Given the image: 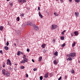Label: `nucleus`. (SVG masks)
Here are the masks:
<instances>
[{"label":"nucleus","mask_w":80,"mask_h":80,"mask_svg":"<svg viewBox=\"0 0 80 80\" xmlns=\"http://www.w3.org/2000/svg\"><path fill=\"white\" fill-rule=\"evenodd\" d=\"M76 55V53L75 52H72L71 53H70L68 55V57H75Z\"/></svg>","instance_id":"1"},{"label":"nucleus","mask_w":80,"mask_h":80,"mask_svg":"<svg viewBox=\"0 0 80 80\" xmlns=\"http://www.w3.org/2000/svg\"><path fill=\"white\" fill-rule=\"evenodd\" d=\"M58 27L57 25H52L51 27V29H52V30H53L55 28H57Z\"/></svg>","instance_id":"2"},{"label":"nucleus","mask_w":80,"mask_h":80,"mask_svg":"<svg viewBox=\"0 0 80 80\" xmlns=\"http://www.w3.org/2000/svg\"><path fill=\"white\" fill-rule=\"evenodd\" d=\"M33 27L35 30H36L37 31H38V29H39V28H38V27L37 26L34 25Z\"/></svg>","instance_id":"3"},{"label":"nucleus","mask_w":80,"mask_h":80,"mask_svg":"<svg viewBox=\"0 0 80 80\" xmlns=\"http://www.w3.org/2000/svg\"><path fill=\"white\" fill-rule=\"evenodd\" d=\"M8 61L7 62V65H12V63H11V61L10 60L8 59L7 60Z\"/></svg>","instance_id":"4"},{"label":"nucleus","mask_w":80,"mask_h":80,"mask_svg":"<svg viewBox=\"0 0 80 80\" xmlns=\"http://www.w3.org/2000/svg\"><path fill=\"white\" fill-rule=\"evenodd\" d=\"M6 75H7V77H9L10 76V72L8 71H7L6 73L5 74Z\"/></svg>","instance_id":"5"},{"label":"nucleus","mask_w":80,"mask_h":80,"mask_svg":"<svg viewBox=\"0 0 80 80\" xmlns=\"http://www.w3.org/2000/svg\"><path fill=\"white\" fill-rule=\"evenodd\" d=\"M5 72H6L5 69H3L2 70V73L4 75H5Z\"/></svg>","instance_id":"6"},{"label":"nucleus","mask_w":80,"mask_h":80,"mask_svg":"<svg viewBox=\"0 0 80 80\" xmlns=\"http://www.w3.org/2000/svg\"><path fill=\"white\" fill-rule=\"evenodd\" d=\"M27 25H30L31 26H32V23L30 22H28L27 23Z\"/></svg>","instance_id":"7"},{"label":"nucleus","mask_w":80,"mask_h":80,"mask_svg":"<svg viewBox=\"0 0 80 80\" xmlns=\"http://www.w3.org/2000/svg\"><path fill=\"white\" fill-rule=\"evenodd\" d=\"M79 13L78 12H75V15L76 17H78L79 16Z\"/></svg>","instance_id":"8"},{"label":"nucleus","mask_w":80,"mask_h":80,"mask_svg":"<svg viewBox=\"0 0 80 80\" xmlns=\"http://www.w3.org/2000/svg\"><path fill=\"white\" fill-rule=\"evenodd\" d=\"M74 33L76 36H77V35H78V33L77 31H75L74 32Z\"/></svg>","instance_id":"9"},{"label":"nucleus","mask_w":80,"mask_h":80,"mask_svg":"<svg viewBox=\"0 0 80 80\" xmlns=\"http://www.w3.org/2000/svg\"><path fill=\"white\" fill-rule=\"evenodd\" d=\"M45 45H46V44H43L42 46L41 47L42 48H45Z\"/></svg>","instance_id":"10"},{"label":"nucleus","mask_w":80,"mask_h":80,"mask_svg":"<svg viewBox=\"0 0 80 80\" xmlns=\"http://www.w3.org/2000/svg\"><path fill=\"white\" fill-rule=\"evenodd\" d=\"M21 54V52H20V51H18L17 53V55H18V56H19Z\"/></svg>","instance_id":"11"},{"label":"nucleus","mask_w":80,"mask_h":80,"mask_svg":"<svg viewBox=\"0 0 80 80\" xmlns=\"http://www.w3.org/2000/svg\"><path fill=\"white\" fill-rule=\"evenodd\" d=\"M42 57H40L39 58V60L38 61L39 62H41L42 61Z\"/></svg>","instance_id":"12"},{"label":"nucleus","mask_w":80,"mask_h":80,"mask_svg":"<svg viewBox=\"0 0 80 80\" xmlns=\"http://www.w3.org/2000/svg\"><path fill=\"white\" fill-rule=\"evenodd\" d=\"M39 17H40L41 18H43V16L41 14V13H40V12H39Z\"/></svg>","instance_id":"13"},{"label":"nucleus","mask_w":80,"mask_h":80,"mask_svg":"<svg viewBox=\"0 0 80 80\" xmlns=\"http://www.w3.org/2000/svg\"><path fill=\"white\" fill-rule=\"evenodd\" d=\"M54 55L56 56H58V52H57V51L55 52L54 53Z\"/></svg>","instance_id":"14"},{"label":"nucleus","mask_w":80,"mask_h":80,"mask_svg":"<svg viewBox=\"0 0 80 80\" xmlns=\"http://www.w3.org/2000/svg\"><path fill=\"white\" fill-rule=\"evenodd\" d=\"M23 60L25 62H28V60H27V58H25L24 59H23Z\"/></svg>","instance_id":"15"},{"label":"nucleus","mask_w":80,"mask_h":80,"mask_svg":"<svg viewBox=\"0 0 80 80\" xmlns=\"http://www.w3.org/2000/svg\"><path fill=\"white\" fill-rule=\"evenodd\" d=\"M54 64L55 65H57V61L55 60H54L53 62Z\"/></svg>","instance_id":"16"},{"label":"nucleus","mask_w":80,"mask_h":80,"mask_svg":"<svg viewBox=\"0 0 80 80\" xmlns=\"http://www.w3.org/2000/svg\"><path fill=\"white\" fill-rule=\"evenodd\" d=\"M4 48L6 50H8V47L7 46L4 47Z\"/></svg>","instance_id":"17"},{"label":"nucleus","mask_w":80,"mask_h":80,"mask_svg":"<svg viewBox=\"0 0 80 80\" xmlns=\"http://www.w3.org/2000/svg\"><path fill=\"white\" fill-rule=\"evenodd\" d=\"M68 61L72 60V58H68Z\"/></svg>","instance_id":"18"},{"label":"nucleus","mask_w":80,"mask_h":80,"mask_svg":"<svg viewBox=\"0 0 80 80\" xmlns=\"http://www.w3.org/2000/svg\"><path fill=\"white\" fill-rule=\"evenodd\" d=\"M44 77H45V78H47V77H48V73H47V74H46L45 75Z\"/></svg>","instance_id":"19"},{"label":"nucleus","mask_w":80,"mask_h":80,"mask_svg":"<svg viewBox=\"0 0 80 80\" xmlns=\"http://www.w3.org/2000/svg\"><path fill=\"white\" fill-rule=\"evenodd\" d=\"M3 27L2 26L0 27V30H3Z\"/></svg>","instance_id":"20"},{"label":"nucleus","mask_w":80,"mask_h":80,"mask_svg":"<svg viewBox=\"0 0 80 80\" xmlns=\"http://www.w3.org/2000/svg\"><path fill=\"white\" fill-rule=\"evenodd\" d=\"M75 42H74V43L72 44V47H75Z\"/></svg>","instance_id":"21"},{"label":"nucleus","mask_w":80,"mask_h":80,"mask_svg":"<svg viewBox=\"0 0 80 80\" xmlns=\"http://www.w3.org/2000/svg\"><path fill=\"white\" fill-rule=\"evenodd\" d=\"M71 72L72 74H74L75 73V71H74V70L73 69H72V71H71Z\"/></svg>","instance_id":"22"},{"label":"nucleus","mask_w":80,"mask_h":80,"mask_svg":"<svg viewBox=\"0 0 80 80\" xmlns=\"http://www.w3.org/2000/svg\"><path fill=\"white\" fill-rule=\"evenodd\" d=\"M21 63H25V62L23 60L21 62Z\"/></svg>","instance_id":"23"},{"label":"nucleus","mask_w":80,"mask_h":80,"mask_svg":"<svg viewBox=\"0 0 80 80\" xmlns=\"http://www.w3.org/2000/svg\"><path fill=\"white\" fill-rule=\"evenodd\" d=\"M75 2L77 3H78L80 2V0H75Z\"/></svg>","instance_id":"24"},{"label":"nucleus","mask_w":80,"mask_h":80,"mask_svg":"<svg viewBox=\"0 0 80 80\" xmlns=\"http://www.w3.org/2000/svg\"><path fill=\"white\" fill-rule=\"evenodd\" d=\"M65 45H66V44H65V43H64V44H63L62 45H61V46L62 47H65Z\"/></svg>","instance_id":"25"},{"label":"nucleus","mask_w":80,"mask_h":80,"mask_svg":"<svg viewBox=\"0 0 80 80\" xmlns=\"http://www.w3.org/2000/svg\"><path fill=\"white\" fill-rule=\"evenodd\" d=\"M17 20L18 21V22L20 20V18H19V17L17 18Z\"/></svg>","instance_id":"26"},{"label":"nucleus","mask_w":80,"mask_h":80,"mask_svg":"<svg viewBox=\"0 0 80 80\" xmlns=\"http://www.w3.org/2000/svg\"><path fill=\"white\" fill-rule=\"evenodd\" d=\"M64 38L63 36L61 37V40H63V39H64Z\"/></svg>","instance_id":"27"},{"label":"nucleus","mask_w":80,"mask_h":80,"mask_svg":"<svg viewBox=\"0 0 80 80\" xmlns=\"http://www.w3.org/2000/svg\"><path fill=\"white\" fill-rule=\"evenodd\" d=\"M8 70L9 71H11L12 70V68L11 67H9L8 68Z\"/></svg>","instance_id":"28"},{"label":"nucleus","mask_w":80,"mask_h":80,"mask_svg":"<svg viewBox=\"0 0 80 80\" xmlns=\"http://www.w3.org/2000/svg\"><path fill=\"white\" fill-rule=\"evenodd\" d=\"M40 80H42V79H43V77L42 76H40Z\"/></svg>","instance_id":"29"},{"label":"nucleus","mask_w":80,"mask_h":80,"mask_svg":"<svg viewBox=\"0 0 80 80\" xmlns=\"http://www.w3.org/2000/svg\"><path fill=\"white\" fill-rule=\"evenodd\" d=\"M22 2L23 3H25L27 2V0H22Z\"/></svg>","instance_id":"30"},{"label":"nucleus","mask_w":80,"mask_h":80,"mask_svg":"<svg viewBox=\"0 0 80 80\" xmlns=\"http://www.w3.org/2000/svg\"><path fill=\"white\" fill-rule=\"evenodd\" d=\"M23 59L26 58V56L25 55H24L23 57Z\"/></svg>","instance_id":"31"},{"label":"nucleus","mask_w":80,"mask_h":80,"mask_svg":"<svg viewBox=\"0 0 80 80\" xmlns=\"http://www.w3.org/2000/svg\"><path fill=\"white\" fill-rule=\"evenodd\" d=\"M5 67V63H3V64L2 67H3V68H4Z\"/></svg>","instance_id":"32"},{"label":"nucleus","mask_w":80,"mask_h":80,"mask_svg":"<svg viewBox=\"0 0 80 80\" xmlns=\"http://www.w3.org/2000/svg\"><path fill=\"white\" fill-rule=\"evenodd\" d=\"M9 45V42H7V43H6V45L7 46H8Z\"/></svg>","instance_id":"33"},{"label":"nucleus","mask_w":80,"mask_h":80,"mask_svg":"<svg viewBox=\"0 0 80 80\" xmlns=\"http://www.w3.org/2000/svg\"><path fill=\"white\" fill-rule=\"evenodd\" d=\"M25 68V67L24 66H21V69H23V68Z\"/></svg>","instance_id":"34"},{"label":"nucleus","mask_w":80,"mask_h":80,"mask_svg":"<svg viewBox=\"0 0 80 80\" xmlns=\"http://www.w3.org/2000/svg\"><path fill=\"white\" fill-rule=\"evenodd\" d=\"M18 2L19 3H22V0H18Z\"/></svg>","instance_id":"35"},{"label":"nucleus","mask_w":80,"mask_h":80,"mask_svg":"<svg viewBox=\"0 0 80 80\" xmlns=\"http://www.w3.org/2000/svg\"><path fill=\"white\" fill-rule=\"evenodd\" d=\"M9 4H10V6H11V7H12V6H13V3H10Z\"/></svg>","instance_id":"36"},{"label":"nucleus","mask_w":80,"mask_h":80,"mask_svg":"<svg viewBox=\"0 0 80 80\" xmlns=\"http://www.w3.org/2000/svg\"><path fill=\"white\" fill-rule=\"evenodd\" d=\"M61 79H62V77H60V78L58 79V80H61Z\"/></svg>","instance_id":"37"},{"label":"nucleus","mask_w":80,"mask_h":80,"mask_svg":"<svg viewBox=\"0 0 80 80\" xmlns=\"http://www.w3.org/2000/svg\"><path fill=\"white\" fill-rule=\"evenodd\" d=\"M24 15V14H21V17H23Z\"/></svg>","instance_id":"38"},{"label":"nucleus","mask_w":80,"mask_h":80,"mask_svg":"<svg viewBox=\"0 0 80 80\" xmlns=\"http://www.w3.org/2000/svg\"><path fill=\"white\" fill-rule=\"evenodd\" d=\"M27 52H30V49L28 48L27 49Z\"/></svg>","instance_id":"39"},{"label":"nucleus","mask_w":80,"mask_h":80,"mask_svg":"<svg viewBox=\"0 0 80 80\" xmlns=\"http://www.w3.org/2000/svg\"><path fill=\"white\" fill-rule=\"evenodd\" d=\"M33 70V71H36V70H37V69H36V68H34Z\"/></svg>","instance_id":"40"},{"label":"nucleus","mask_w":80,"mask_h":80,"mask_svg":"<svg viewBox=\"0 0 80 80\" xmlns=\"http://www.w3.org/2000/svg\"><path fill=\"white\" fill-rule=\"evenodd\" d=\"M2 69V67L1 66H0V71H1Z\"/></svg>","instance_id":"41"},{"label":"nucleus","mask_w":80,"mask_h":80,"mask_svg":"<svg viewBox=\"0 0 80 80\" xmlns=\"http://www.w3.org/2000/svg\"><path fill=\"white\" fill-rule=\"evenodd\" d=\"M61 3H63V0H60Z\"/></svg>","instance_id":"42"},{"label":"nucleus","mask_w":80,"mask_h":80,"mask_svg":"<svg viewBox=\"0 0 80 80\" xmlns=\"http://www.w3.org/2000/svg\"><path fill=\"white\" fill-rule=\"evenodd\" d=\"M26 77H28V75L27 74L26 75Z\"/></svg>","instance_id":"43"},{"label":"nucleus","mask_w":80,"mask_h":80,"mask_svg":"<svg viewBox=\"0 0 80 80\" xmlns=\"http://www.w3.org/2000/svg\"><path fill=\"white\" fill-rule=\"evenodd\" d=\"M0 53H3V51H2V50H0Z\"/></svg>","instance_id":"44"},{"label":"nucleus","mask_w":80,"mask_h":80,"mask_svg":"<svg viewBox=\"0 0 80 80\" xmlns=\"http://www.w3.org/2000/svg\"><path fill=\"white\" fill-rule=\"evenodd\" d=\"M46 13H47V14L48 15H49L50 14L49 12H47Z\"/></svg>","instance_id":"45"},{"label":"nucleus","mask_w":80,"mask_h":80,"mask_svg":"<svg viewBox=\"0 0 80 80\" xmlns=\"http://www.w3.org/2000/svg\"><path fill=\"white\" fill-rule=\"evenodd\" d=\"M38 10H40V7H39L38 8Z\"/></svg>","instance_id":"46"},{"label":"nucleus","mask_w":80,"mask_h":80,"mask_svg":"<svg viewBox=\"0 0 80 80\" xmlns=\"http://www.w3.org/2000/svg\"><path fill=\"white\" fill-rule=\"evenodd\" d=\"M61 34H62V35H64V32H62L61 33Z\"/></svg>","instance_id":"47"},{"label":"nucleus","mask_w":80,"mask_h":80,"mask_svg":"<svg viewBox=\"0 0 80 80\" xmlns=\"http://www.w3.org/2000/svg\"><path fill=\"white\" fill-rule=\"evenodd\" d=\"M53 43H54L55 42V39H53Z\"/></svg>","instance_id":"48"},{"label":"nucleus","mask_w":80,"mask_h":80,"mask_svg":"<svg viewBox=\"0 0 80 80\" xmlns=\"http://www.w3.org/2000/svg\"><path fill=\"white\" fill-rule=\"evenodd\" d=\"M32 61L34 63V62H35V61H34V60L33 59H32Z\"/></svg>","instance_id":"49"},{"label":"nucleus","mask_w":80,"mask_h":80,"mask_svg":"<svg viewBox=\"0 0 80 80\" xmlns=\"http://www.w3.org/2000/svg\"><path fill=\"white\" fill-rule=\"evenodd\" d=\"M56 13H57L56 12H54V15H56Z\"/></svg>","instance_id":"50"},{"label":"nucleus","mask_w":80,"mask_h":80,"mask_svg":"<svg viewBox=\"0 0 80 80\" xmlns=\"http://www.w3.org/2000/svg\"><path fill=\"white\" fill-rule=\"evenodd\" d=\"M65 32H66V30H65L63 31L62 32H64V33H65Z\"/></svg>","instance_id":"51"},{"label":"nucleus","mask_w":80,"mask_h":80,"mask_svg":"<svg viewBox=\"0 0 80 80\" xmlns=\"http://www.w3.org/2000/svg\"><path fill=\"white\" fill-rule=\"evenodd\" d=\"M69 1L70 2H72V0H69Z\"/></svg>","instance_id":"52"},{"label":"nucleus","mask_w":80,"mask_h":80,"mask_svg":"<svg viewBox=\"0 0 80 80\" xmlns=\"http://www.w3.org/2000/svg\"><path fill=\"white\" fill-rule=\"evenodd\" d=\"M71 36L72 37H73V33H71Z\"/></svg>","instance_id":"53"},{"label":"nucleus","mask_w":80,"mask_h":80,"mask_svg":"<svg viewBox=\"0 0 80 80\" xmlns=\"http://www.w3.org/2000/svg\"><path fill=\"white\" fill-rule=\"evenodd\" d=\"M14 45L15 46H16V44L15 43H14Z\"/></svg>","instance_id":"54"},{"label":"nucleus","mask_w":80,"mask_h":80,"mask_svg":"<svg viewBox=\"0 0 80 80\" xmlns=\"http://www.w3.org/2000/svg\"><path fill=\"white\" fill-rule=\"evenodd\" d=\"M58 14H57V13H56V16H58Z\"/></svg>","instance_id":"55"},{"label":"nucleus","mask_w":80,"mask_h":80,"mask_svg":"<svg viewBox=\"0 0 80 80\" xmlns=\"http://www.w3.org/2000/svg\"><path fill=\"white\" fill-rule=\"evenodd\" d=\"M65 78H67V76H65Z\"/></svg>","instance_id":"56"},{"label":"nucleus","mask_w":80,"mask_h":80,"mask_svg":"<svg viewBox=\"0 0 80 80\" xmlns=\"http://www.w3.org/2000/svg\"><path fill=\"white\" fill-rule=\"evenodd\" d=\"M23 52H21V54H22V55H23Z\"/></svg>","instance_id":"57"},{"label":"nucleus","mask_w":80,"mask_h":80,"mask_svg":"<svg viewBox=\"0 0 80 80\" xmlns=\"http://www.w3.org/2000/svg\"><path fill=\"white\" fill-rule=\"evenodd\" d=\"M7 2H8V1H10V0H7Z\"/></svg>","instance_id":"58"},{"label":"nucleus","mask_w":80,"mask_h":80,"mask_svg":"<svg viewBox=\"0 0 80 80\" xmlns=\"http://www.w3.org/2000/svg\"><path fill=\"white\" fill-rule=\"evenodd\" d=\"M56 1H58V0H56Z\"/></svg>","instance_id":"59"}]
</instances>
